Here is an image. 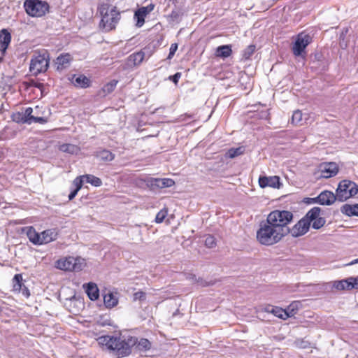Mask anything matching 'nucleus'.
Listing matches in <instances>:
<instances>
[{
    "label": "nucleus",
    "instance_id": "nucleus-17",
    "mask_svg": "<svg viewBox=\"0 0 358 358\" xmlns=\"http://www.w3.org/2000/svg\"><path fill=\"white\" fill-rule=\"evenodd\" d=\"M34 109L31 107L27 108L24 112H17L13 115V120L17 122H27L31 124L34 122Z\"/></svg>",
    "mask_w": 358,
    "mask_h": 358
},
{
    "label": "nucleus",
    "instance_id": "nucleus-32",
    "mask_svg": "<svg viewBox=\"0 0 358 358\" xmlns=\"http://www.w3.org/2000/svg\"><path fill=\"white\" fill-rule=\"evenodd\" d=\"M95 157L101 162H108L114 159L115 155L110 151L104 149L97 152Z\"/></svg>",
    "mask_w": 358,
    "mask_h": 358
},
{
    "label": "nucleus",
    "instance_id": "nucleus-51",
    "mask_svg": "<svg viewBox=\"0 0 358 358\" xmlns=\"http://www.w3.org/2000/svg\"><path fill=\"white\" fill-rule=\"evenodd\" d=\"M2 311V308L0 306V313Z\"/></svg>",
    "mask_w": 358,
    "mask_h": 358
},
{
    "label": "nucleus",
    "instance_id": "nucleus-5",
    "mask_svg": "<svg viewBox=\"0 0 358 358\" xmlns=\"http://www.w3.org/2000/svg\"><path fill=\"white\" fill-rule=\"evenodd\" d=\"M85 266L84 259L71 256L61 258L55 262L57 268L66 271H80Z\"/></svg>",
    "mask_w": 358,
    "mask_h": 358
},
{
    "label": "nucleus",
    "instance_id": "nucleus-7",
    "mask_svg": "<svg viewBox=\"0 0 358 358\" xmlns=\"http://www.w3.org/2000/svg\"><path fill=\"white\" fill-rule=\"evenodd\" d=\"M339 166L336 162H322L316 168L314 176L317 180L330 178L337 175Z\"/></svg>",
    "mask_w": 358,
    "mask_h": 358
},
{
    "label": "nucleus",
    "instance_id": "nucleus-3",
    "mask_svg": "<svg viewBox=\"0 0 358 358\" xmlns=\"http://www.w3.org/2000/svg\"><path fill=\"white\" fill-rule=\"evenodd\" d=\"M292 219L293 214L290 211L275 210L267 215L265 221L285 236L289 232L288 225Z\"/></svg>",
    "mask_w": 358,
    "mask_h": 358
},
{
    "label": "nucleus",
    "instance_id": "nucleus-26",
    "mask_svg": "<svg viewBox=\"0 0 358 358\" xmlns=\"http://www.w3.org/2000/svg\"><path fill=\"white\" fill-rule=\"evenodd\" d=\"M83 288L90 300L95 301L99 299V290L96 284L94 282L84 284Z\"/></svg>",
    "mask_w": 358,
    "mask_h": 358
},
{
    "label": "nucleus",
    "instance_id": "nucleus-43",
    "mask_svg": "<svg viewBox=\"0 0 358 358\" xmlns=\"http://www.w3.org/2000/svg\"><path fill=\"white\" fill-rule=\"evenodd\" d=\"M205 245L207 248H213L216 245L215 238L211 235H208L205 239Z\"/></svg>",
    "mask_w": 358,
    "mask_h": 358
},
{
    "label": "nucleus",
    "instance_id": "nucleus-48",
    "mask_svg": "<svg viewBox=\"0 0 358 358\" xmlns=\"http://www.w3.org/2000/svg\"><path fill=\"white\" fill-rule=\"evenodd\" d=\"M78 192V191H77L75 189L73 191H71L69 195V200L73 199L76 197V196L77 195Z\"/></svg>",
    "mask_w": 358,
    "mask_h": 358
},
{
    "label": "nucleus",
    "instance_id": "nucleus-44",
    "mask_svg": "<svg viewBox=\"0 0 358 358\" xmlns=\"http://www.w3.org/2000/svg\"><path fill=\"white\" fill-rule=\"evenodd\" d=\"M146 299V293L143 291H138L133 294V301H145Z\"/></svg>",
    "mask_w": 358,
    "mask_h": 358
},
{
    "label": "nucleus",
    "instance_id": "nucleus-31",
    "mask_svg": "<svg viewBox=\"0 0 358 358\" xmlns=\"http://www.w3.org/2000/svg\"><path fill=\"white\" fill-rule=\"evenodd\" d=\"M59 150L71 155H77L80 151V149L78 145L64 143L59 146Z\"/></svg>",
    "mask_w": 358,
    "mask_h": 358
},
{
    "label": "nucleus",
    "instance_id": "nucleus-1",
    "mask_svg": "<svg viewBox=\"0 0 358 358\" xmlns=\"http://www.w3.org/2000/svg\"><path fill=\"white\" fill-rule=\"evenodd\" d=\"M97 342L102 348L113 353L117 358L128 357L132 352L134 339L132 336L122 334L99 336Z\"/></svg>",
    "mask_w": 358,
    "mask_h": 358
},
{
    "label": "nucleus",
    "instance_id": "nucleus-19",
    "mask_svg": "<svg viewBox=\"0 0 358 358\" xmlns=\"http://www.w3.org/2000/svg\"><path fill=\"white\" fill-rule=\"evenodd\" d=\"M259 186L262 188L271 187L273 188H279L280 185V178L277 176H261L259 178Z\"/></svg>",
    "mask_w": 358,
    "mask_h": 358
},
{
    "label": "nucleus",
    "instance_id": "nucleus-35",
    "mask_svg": "<svg viewBox=\"0 0 358 358\" xmlns=\"http://www.w3.org/2000/svg\"><path fill=\"white\" fill-rule=\"evenodd\" d=\"M118 83V80H112L110 82L107 83L103 85V87L101 88V92L103 95H107L108 94H110L113 92Z\"/></svg>",
    "mask_w": 358,
    "mask_h": 358
},
{
    "label": "nucleus",
    "instance_id": "nucleus-23",
    "mask_svg": "<svg viewBox=\"0 0 358 358\" xmlns=\"http://www.w3.org/2000/svg\"><path fill=\"white\" fill-rule=\"evenodd\" d=\"M73 58L69 53H63L58 56L55 61L57 70L62 71L70 66Z\"/></svg>",
    "mask_w": 358,
    "mask_h": 358
},
{
    "label": "nucleus",
    "instance_id": "nucleus-37",
    "mask_svg": "<svg viewBox=\"0 0 358 358\" xmlns=\"http://www.w3.org/2000/svg\"><path fill=\"white\" fill-rule=\"evenodd\" d=\"M303 120V113L301 110H296L293 113L291 122L294 125L301 124Z\"/></svg>",
    "mask_w": 358,
    "mask_h": 358
},
{
    "label": "nucleus",
    "instance_id": "nucleus-34",
    "mask_svg": "<svg viewBox=\"0 0 358 358\" xmlns=\"http://www.w3.org/2000/svg\"><path fill=\"white\" fill-rule=\"evenodd\" d=\"M83 177H84V180L86 182L91 184L92 186L100 187L102 185L101 180L94 175L85 174L83 175Z\"/></svg>",
    "mask_w": 358,
    "mask_h": 358
},
{
    "label": "nucleus",
    "instance_id": "nucleus-2",
    "mask_svg": "<svg viewBox=\"0 0 358 358\" xmlns=\"http://www.w3.org/2000/svg\"><path fill=\"white\" fill-rule=\"evenodd\" d=\"M97 10L101 17L99 28L106 32L115 30L121 20V12L117 7L104 2L98 6Z\"/></svg>",
    "mask_w": 358,
    "mask_h": 358
},
{
    "label": "nucleus",
    "instance_id": "nucleus-8",
    "mask_svg": "<svg viewBox=\"0 0 358 358\" xmlns=\"http://www.w3.org/2000/svg\"><path fill=\"white\" fill-rule=\"evenodd\" d=\"M24 7L27 13L32 17H41L49 9V5L46 2L39 0H26Z\"/></svg>",
    "mask_w": 358,
    "mask_h": 358
},
{
    "label": "nucleus",
    "instance_id": "nucleus-15",
    "mask_svg": "<svg viewBox=\"0 0 358 358\" xmlns=\"http://www.w3.org/2000/svg\"><path fill=\"white\" fill-rule=\"evenodd\" d=\"M310 228V223L306 215L301 219L291 229L293 236L297 237L305 234Z\"/></svg>",
    "mask_w": 358,
    "mask_h": 358
},
{
    "label": "nucleus",
    "instance_id": "nucleus-42",
    "mask_svg": "<svg viewBox=\"0 0 358 358\" xmlns=\"http://www.w3.org/2000/svg\"><path fill=\"white\" fill-rule=\"evenodd\" d=\"M84 182V177H83V176L76 177L73 181V185L75 186V189L79 192V190L82 188Z\"/></svg>",
    "mask_w": 358,
    "mask_h": 358
},
{
    "label": "nucleus",
    "instance_id": "nucleus-24",
    "mask_svg": "<svg viewBox=\"0 0 358 358\" xmlns=\"http://www.w3.org/2000/svg\"><path fill=\"white\" fill-rule=\"evenodd\" d=\"M148 182L152 187L158 188L171 187L175 185V181L171 178H151Z\"/></svg>",
    "mask_w": 358,
    "mask_h": 358
},
{
    "label": "nucleus",
    "instance_id": "nucleus-27",
    "mask_svg": "<svg viewBox=\"0 0 358 358\" xmlns=\"http://www.w3.org/2000/svg\"><path fill=\"white\" fill-rule=\"evenodd\" d=\"M232 54L231 45H223L217 47L215 50V56L220 58H227Z\"/></svg>",
    "mask_w": 358,
    "mask_h": 358
},
{
    "label": "nucleus",
    "instance_id": "nucleus-6",
    "mask_svg": "<svg viewBox=\"0 0 358 358\" xmlns=\"http://www.w3.org/2000/svg\"><path fill=\"white\" fill-rule=\"evenodd\" d=\"M358 193L357 185L350 180H343L338 184L336 194L337 200L344 201L355 196Z\"/></svg>",
    "mask_w": 358,
    "mask_h": 358
},
{
    "label": "nucleus",
    "instance_id": "nucleus-39",
    "mask_svg": "<svg viewBox=\"0 0 358 358\" xmlns=\"http://www.w3.org/2000/svg\"><path fill=\"white\" fill-rule=\"evenodd\" d=\"M244 152V148L243 147H238L236 148H231L229 149L227 152V155L229 158H234L236 157H238Z\"/></svg>",
    "mask_w": 358,
    "mask_h": 358
},
{
    "label": "nucleus",
    "instance_id": "nucleus-47",
    "mask_svg": "<svg viewBox=\"0 0 358 358\" xmlns=\"http://www.w3.org/2000/svg\"><path fill=\"white\" fill-rule=\"evenodd\" d=\"M198 284L202 287H207L212 285L215 283V282H206V280H203V279H199L197 281Z\"/></svg>",
    "mask_w": 358,
    "mask_h": 358
},
{
    "label": "nucleus",
    "instance_id": "nucleus-33",
    "mask_svg": "<svg viewBox=\"0 0 358 358\" xmlns=\"http://www.w3.org/2000/svg\"><path fill=\"white\" fill-rule=\"evenodd\" d=\"M103 302L107 308H111L117 304L118 299L113 293L108 292L103 296Z\"/></svg>",
    "mask_w": 358,
    "mask_h": 358
},
{
    "label": "nucleus",
    "instance_id": "nucleus-28",
    "mask_svg": "<svg viewBox=\"0 0 358 358\" xmlns=\"http://www.w3.org/2000/svg\"><path fill=\"white\" fill-rule=\"evenodd\" d=\"M43 106H35L34 109V122L44 124L48 122V118L43 116Z\"/></svg>",
    "mask_w": 358,
    "mask_h": 358
},
{
    "label": "nucleus",
    "instance_id": "nucleus-49",
    "mask_svg": "<svg viewBox=\"0 0 358 358\" xmlns=\"http://www.w3.org/2000/svg\"><path fill=\"white\" fill-rule=\"evenodd\" d=\"M355 279H356V284H357L356 289L358 290V276L355 277Z\"/></svg>",
    "mask_w": 358,
    "mask_h": 358
},
{
    "label": "nucleus",
    "instance_id": "nucleus-29",
    "mask_svg": "<svg viewBox=\"0 0 358 358\" xmlns=\"http://www.w3.org/2000/svg\"><path fill=\"white\" fill-rule=\"evenodd\" d=\"M144 58L145 52L141 50L130 55L128 57L127 60L134 66H138L143 62Z\"/></svg>",
    "mask_w": 358,
    "mask_h": 358
},
{
    "label": "nucleus",
    "instance_id": "nucleus-36",
    "mask_svg": "<svg viewBox=\"0 0 358 358\" xmlns=\"http://www.w3.org/2000/svg\"><path fill=\"white\" fill-rule=\"evenodd\" d=\"M342 211L345 213L347 215L352 216L356 215L358 216V204L355 205H345L343 207Z\"/></svg>",
    "mask_w": 358,
    "mask_h": 358
},
{
    "label": "nucleus",
    "instance_id": "nucleus-18",
    "mask_svg": "<svg viewBox=\"0 0 358 358\" xmlns=\"http://www.w3.org/2000/svg\"><path fill=\"white\" fill-rule=\"evenodd\" d=\"M132 339H134L133 347H135L137 351L146 352L152 349V343L148 339L145 338H138L136 336H132Z\"/></svg>",
    "mask_w": 358,
    "mask_h": 358
},
{
    "label": "nucleus",
    "instance_id": "nucleus-46",
    "mask_svg": "<svg viewBox=\"0 0 358 358\" xmlns=\"http://www.w3.org/2000/svg\"><path fill=\"white\" fill-rule=\"evenodd\" d=\"M181 73L180 72H177L176 73H175L173 76H169V79L171 80H172L175 85H177L178 83V80L181 77Z\"/></svg>",
    "mask_w": 358,
    "mask_h": 358
},
{
    "label": "nucleus",
    "instance_id": "nucleus-12",
    "mask_svg": "<svg viewBox=\"0 0 358 358\" xmlns=\"http://www.w3.org/2000/svg\"><path fill=\"white\" fill-rule=\"evenodd\" d=\"M155 5L150 3L146 6H142L138 8L135 13L134 17L136 20V26L141 27L145 23V18L155 9Z\"/></svg>",
    "mask_w": 358,
    "mask_h": 358
},
{
    "label": "nucleus",
    "instance_id": "nucleus-30",
    "mask_svg": "<svg viewBox=\"0 0 358 358\" xmlns=\"http://www.w3.org/2000/svg\"><path fill=\"white\" fill-rule=\"evenodd\" d=\"M26 234L31 243L40 245V233L37 232L33 227H29Z\"/></svg>",
    "mask_w": 358,
    "mask_h": 358
},
{
    "label": "nucleus",
    "instance_id": "nucleus-21",
    "mask_svg": "<svg viewBox=\"0 0 358 358\" xmlns=\"http://www.w3.org/2000/svg\"><path fill=\"white\" fill-rule=\"evenodd\" d=\"M315 199L321 205H330L337 200V196L330 191H323Z\"/></svg>",
    "mask_w": 358,
    "mask_h": 358
},
{
    "label": "nucleus",
    "instance_id": "nucleus-38",
    "mask_svg": "<svg viewBox=\"0 0 358 358\" xmlns=\"http://www.w3.org/2000/svg\"><path fill=\"white\" fill-rule=\"evenodd\" d=\"M32 87L41 88L42 87V84L37 83L34 80H30L29 81H24L20 85V87L25 90H27Z\"/></svg>",
    "mask_w": 358,
    "mask_h": 358
},
{
    "label": "nucleus",
    "instance_id": "nucleus-40",
    "mask_svg": "<svg viewBox=\"0 0 358 358\" xmlns=\"http://www.w3.org/2000/svg\"><path fill=\"white\" fill-rule=\"evenodd\" d=\"M256 50V46L255 45H248L243 51V57L245 59H249L251 56L254 54Z\"/></svg>",
    "mask_w": 358,
    "mask_h": 358
},
{
    "label": "nucleus",
    "instance_id": "nucleus-45",
    "mask_svg": "<svg viewBox=\"0 0 358 358\" xmlns=\"http://www.w3.org/2000/svg\"><path fill=\"white\" fill-rule=\"evenodd\" d=\"M177 50H178V44L176 43H172L171 45V47H170V49H169V54L167 58L169 59H171L174 56V55H175L176 52L177 51Z\"/></svg>",
    "mask_w": 358,
    "mask_h": 358
},
{
    "label": "nucleus",
    "instance_id": "nucleus-4",
    "mask_svg": "<svg viewBox=\"0 0 358 358\" xmlns=\"http://www.w3.org/2000/svg\"><path fill=\"white\" fill-rule=\"evenodd\" d=\"M285 236L266 221L262 222L257 231V241L264 245L271 246L280 242Z\"/></svg>",
    "mask_w": 358,
    "mask_h": 358
},
{
    "label": "nucleus",
    "instance_id": "nucleus-50",
    "mask_svg": "<svg viewBox=\"0 0 358 358\" xmlns=\"http://www.w3.org/2000/svg\"><path fill=\"white\" fill-rule=\"evenodd\" d=\"M356 263H358V259H355L353 262H351L350 264H356Z\"/></svg>",
    "mask_w": 358,
    "mask_h": 358
},
{
    "label": "nucleus",
    "instance_id": "nucleus-10",
    "mask_svg": "<svg viewBox=\"0 0 358 358\" xmlns=\"http://www.w3.org/2000/svg\"><path fill=\"white\" fill-rule=\"evenodd\" d=\"M313 39L310 34L305 32L299 33L296 38V41L292 46V52L294 56H301L305 52L306 47L311 43Z\"/></svg>",
    "mask_w": 358,
    "mask_h": 358
},
{
    "label": "nucleus",
    "instance_id": "nucleus-13",
    "mask_svg": "<svg viewBox=\"0 0 358 358\" xmlns=\"http://www.w3.org/2000/svg\"><path fill=\"white\" fill-rule=\"evenodd\" d=\"M12 291L14 293L19 294L22 292V295L26 298L30 296L29 289L23 284V278L21 273H17L14 275L12 279Z\"/></svg>",
    "mask_w": 358,
    "mask_h": 358
},
{
    "label": "nucleus",
    "instance_id": "nucleus-11",
    "mask_svg": "<svg viewBox=\"0 0 358 358\" xmlns=\"http://www.w3.org/2000/svg\"><path fill=\"white\" fill-rule=\"evenodd\" d=\"M320 208L318 207H314L311 208L307 213L306 216L310 223V226L314 229H318L323 227L325 223V220L323 217L320 216Z\"/></svg>",
    "mask_w": 358,
    "mask_h": 358
},
{
    "label": "nucleus",
    "instance_id": "nucleus-41",
    "mask_svg": "<svg viewBox=\"0 0 358 358\" xmlns=\"http://www.w3.org/2000/svg\"><path fill=\"white\" fill-rule=\"evenodd\" d=\"M167 214H168V210L165 208L159 210L155 217V222L157 223L163 222L164 219L167 216Z\"/></svg>",
    "mask_w": 358,
    "mask_h": 358
},
{
    "label": "nucleus",
    "instance_id": "nucleus-9",
    "mask_svg": "<svg viewBox=\"0 0 358 358\" xmlns=\"http://www.w3.org/2000/svg\"><path fill=\"white\" fill-rule=\"evenodd\" d=\"M49 65V55L45 51L43 53L35 55L31 60L30 71L34 74H38L47 71Z\"/></svg>",
    "mask_w": 358,
    "mask_h": 358
},
{
    "label": "nucleus",
    "instance_id": "nucleus-14",
    "mask_svg": "<svg viewBox=\"0 0 358 358\" xmlns=\"http://www.w3.org/2000/svg\"><path fill=\"white\" fill-rule=\"evenodd\" d=\"M356 287L355 277H350L346 279L336 280L333 284V287L338 291L356 289Z\"/></svg>",
    "mask_w": 358,
    "mask_h": 358
},
{
    "label": "nucleus",
    "instance_id": "nucleus-20",
    "mask_svg": "<svg viewBox=\"0 0 358 358\" xmlns=\"http://www.w3.org/2000/svg\"><path fill=\"white\" fill-rule=\"evenodd\" d=\"M58 232L55 229H46L40 233V245L48 244L57 240Z\"/></svg>",
    "mask_w": 358,
    "mask_h": 358
},
{
    "label": "nucleus",
    "instance_id": "nucleus-22",
    "mask_svg": "<svg viewBox=\"0 0 358 358\" xmlns=\"http://www.w3.org/2000/svg\"><path fill=\"white\" fill-rule=\"evenodd\" d=\"M263 310L264 312L272 313L275 316L282 320H286L289 317V313L285 309L278 306L267 304L264 306Z\"/></svg>",
    "mask_w": 358,
    "mask_h": 358
},
{
    "label": "nucleus",
    "instance_id": "nucleus-16",
    "mask_svg": "<svg viewBox=\"0 0 358 358\" xmlns=\"http://www.w3.org/2000/svg\"><path fill=\"white\" fill-rule=\"evenodd\" d=\"M69 80L76 87L87 88L91 85L90 79L83 74H73Z\"/></svg>",
    "mask_w": 358,
    "mask_h": 358
},
{
    "label": "nucleus",
    "instance_id": "nucleus-25",
    "mask_svg": "<svg viewBox=\"0 0 358 358\" xmlns=\"http://www.w3.org/2000/svg\"><path fill=\"white\" fill-rule=\"evenodd\" d=\"M11 42V34L6 29L0 31V51L3 55L6 52Z\"/></svg>",
    "mask_w": 358,
    "mask_h": 358
}]
</instances>
